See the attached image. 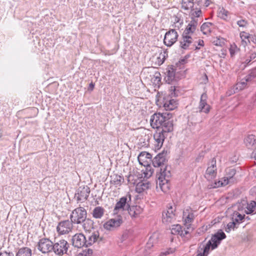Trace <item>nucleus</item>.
I'll list each match as a JSON object with an SVG mask.
<instances>
[{"label": "nucleus", "mask_w": 256, "mask_h": 256, "mask_svg": "<svg viewBox=\"0 0 256 256\" xmlns=\"http://www.w3.org/2000/svg\"><path fill=\"white\" fill-rule=\"evenodd\" d=\"M166 160V154L163 152L157 154L152 160L154 166L158 168L156 176L158 180L159 186L162 191H164V186L167 184L170 176V170H167V166L165 165Z\"/></svg>", "instance_id": "obj_1"}, {"label": "nucleus", "mask_w": 256, "mask_h": 256, "mask_svg": "<svg viewBox=\"0 0 256 256\" xmlns=\"http://www.w3.org/2000/svg\"><path fill=\"white\" fill-rule=\"evenodd\" d=\"M170 112L155 113L150 118V125L154 128H161L163 132H172L173 130V122Z\"/></svg>", "instance_id": "obj_2"}, {"label": "nucleus", "mask_w": 256, "mask_h": 256, "mask_svg": "<svg viewBox=\"0 0 256 256\" xmlns=\"http://www.w3.org/2000/svg\"><path fill=\"white\" fill-rule=\"evenodd\" d=\"M87 217L86 210L82 206L74 209L70 215V220L74 224H79L86 221Z\"/></svg>", "instance_id": "obj_3"}, {"label": "nucleus", "mask_w": 256, "mask_h": 256, "mask_svg": "<svg viewBox=\"0 0 256 256\" xmlns=\"http://www.w3.org/2000/svg\"><path fill=\"white\" fill-rule=\"evenodd\" d=\"M132 204V196L130 194L122 196L116 203L113 212L114 214H117L119 212L127 210Z\"/></svg>", "instance_id": "obj_4"}, {"label": "nucleus", "mask_w": 256, "mask_h": 256, "mask_svg": "<svg viewBox=\"0 0 256 256\" xmlns=\"http://www.w3.org/2000/svg\"><path fill=\"white\" fill-rule=\"evenodd\" d=\"M70 247V244L65 240H55L53 242V252L58 256L66 254Z\"/></svg>", "instance_id": "obj_5"}, {"label": "nucleus", "mask_w": 256, "mask_h": 256, "mask_svg": "<svg viewBox=\"0 0 256 256\" xmlns=\"http://www.w3.org/2000/svg\"><path fill=\"white\" fill-rule=\"evenodd\" d=\"M180 47L184 50H198L200 47L196 46V42L192 36L182 35L180 42Z\"/></svg>", "instance_id": "obj_6"}, {"label": "nucleus", "mask_w": 256, "mask_h": 256, "mask_svg": "<svg viewBox=\"0 0 256 256\" xmlns=\"http://www.w3.org/2000/svg\"><path fill=\"white\" fill-rule=\"evenodd\" d=\"M36 246L38 250L43 254H48L53 251V242L47 238L40 239Z\"/></svg>", "instance_id": "obj_7"}, {"label": "nucleus", "mask_w": 256, "mask_h": 256, "mask_svg": "<svg viewBox=\"0 0 256 256\" xmlns=\"http://www.w3.org/2000/svg\"><path fill=\"white\" fill-rule=\"evenodd\" d=\"M176 206L169 204L167 209L162 213V221L163 223L168 224L174 222L176 219Z\"/></svg>", "instance_id": "obj_8"}, {"label": "nucleus", "mask_w": 256, "mask_h": 256, "mask_svg": "<svg viewBox=\"0 0 256 256\" xmlns=\"http://www.w3.org/2000/svg\"><path fill=\"white\" fill-rule=\"evenodd\" d=\"M178 36V32L174 29H170L166 33L164 43L167 46L170 47L177 41Z\"/></svg>", "instance_id": "obj_9"}, {"label": "nucleus", "mask_w": 256, "mask_h": 256, "mask_svg": "<svg viewBox=\"0 0 256 256\" xmlns=\"http://www.w3.org/2000/svg\"><path fill=\"white\" fill-rule=\"evenodd\" d=\"M73 224L71 220H68L61 221L56 226L57 232L60 234H68L72 230Z\"/></svg>", "instance_id": "obj_10"}, {"label": "nucleus", "mask_w": 256, "mask_h": 256, "mask_svg": "<svg viewBox=\"0 0 256 256\" xmlns=\"http://www.w3.org/2000/svg\"><path fill=\"white\" fill-rule=\"evenodd\" d=\"M216 160L213 158L210 162L208 164L205 174V178L208 180H210L214 178L217 174V168L216 166Z\"/></svg>", "instance_id": "obj_11"}, {"label": "nucleus", "mask_w": 256, "mask_h": 256, "mask_svg": "<svg viewBox=\"0 0 256 256\" xmlns=\"http://www.w3.org/2000/svg\"><path fill=\"white\" fill-rule=\"evenodd\" d=\"M122 217L120 215H118L116 218H111L107 221L104 224V227L107 230H112L119 227L122 224Z\"/></svg>", "instance_id": "obj_12"}, {"label": "nucleus", "mask_w": 256, "mask_h": 256, "mask_svg": "<svg viewBox=\"0 0 256 256\" xmlns=\"http://www.w3.org/2000/svg\"><path fill=\"white\" fill-rule=\"evenodd\" d=\"M90 188L87 186H80L75 194L78 201L86 200L88 199L90 193Z\"/></svg>", "instance_id": "obj_13"}, {"label": "nucleus", "mask_w": 256, "mask_h": 256, "mask_svg": "<svg viewBox=\"0 0 256 256\" xmlns=\"http://www.w3.org/2000/svg\"><path fill=\"white\" fill-rule=\"evenodd\" d=\"M208 96L206 93H203L200 96L199 105L198 107V112H204L206 114L210 112V106L207 103Z\"/></svg>", "instance_id": "obj_14"}, {"label": "nucleus", "mask_w": 256, "mask_h": 256, "mask_svg": "<svg viewBox=\"0 0 256 256\" xmlns=\"http://www.w3.org/2000/svg\"><path fill=\"white\" fill-rule=\"evenodd\" d=\"M226 238V234L221 230H220L216 233L212 234L210 240L208 241L211 242V244L213 246V248H216L220 244L221 241Z\"/></svg>", "instance_id": "obj_15"}, {"label": "nucleus", "mask_w": 256, "mask_h": 256, "mask_svg": "<svg viewBox=\"0 0 256 256\" xmlns=\"http://www.w3.org/2000/svg\"><path fill=\"white\" fill-rule=\"evenodd\" d=\"M242 204H239L238 206V210L239 211L242 210L244 208V206L246 205L244 210V213L247 214H252L256 208V202L254 200L251 201L250 203H248L246 201L243 200Z\"/></svg>", "instance_id": "obj_16"}, {"label": "nucleus", "mask_w": 256, "mask_h": 256, "mask_svg": "<svg viewBox=\"0 0 256 256\" xmlns=\"http://www.w3.org/2000/svg\"><path fill=\"white\" fill-rule=\"evenodd\" d=\"M162 104L166 110H172L177 107L178 102L170 96H166L163 98Z\"/></svg>", "instance_id": "obj_17"}, {"label": "nucleus", "mask_w": 256, "mask_h": 256, "mask_svg": "<svg viewBox=\"0 0 256 256\" xmlns=\"http://www.w3.org/2000/svg\"><path fill=\"white\" fill-rule=\"evenodd\" d=\"M72 246L76 248L86 247V236L82 234H76L72 238Z\"/></svg>", "instance_id": "obj_18"}, {"label": "nucleus", "mask_w": 256, "mask_h": 256, "mask_svg": "<svg viewBox=\"0 0 256 256\" xmlns=\"http://www.w3.org/2000/svg\"><path fill=\"white\" fill-rule=\"evenodd\" d=\"M194 214L190 208L185 210L183 212V220L184 225H186L188 229H190L191 224L194 220Z\"/></svg>", "instance_id": "obj_19"}, {"label": "nucleus", "mask_w": 256, "mask_h": 256, "mask_svg": "<svg viewBox=\"0 0 256 256\" xmlns=\"http://www.w3.org/2000/svg\"><path fill=\"white\" fill-rule=\"evenodd\" d=\"M152 158L151 154L146 152H142L139 154L138 160L140 164L144 166H148Z\"/></svg>", "instance_id": "obj_20"}, {"label": "nucleus", "mask_w": 256, "mask_h": 256, "mask_svg": "<svg viewBox=\"0 0 256 256\" xmlns=\"http://www.w3.org/2000/svg\"><path fill=\"white\" fill-rule=\"evenodd\" d=\"M198 22L194 19L192 20L187 26L182 35L192 36L196 30Z\"/></svg>", "instance_id": "obj_21"}, {"label": "nucleus", "mask_w": 256, "mask_h": 256, "mask_svg": "<svg viewBox=\"0 0 256 256\" xmlns=\"http://www.w3.org/2000/svg\"><path fill=\"white\" fill-rule=\"evenodd\" d=\"M168 132H163V130H161V131L156 132L154 134V138L156 142L155 145L158 148H161L162 146L166 135Z\"/></svg>", "instance_id": "obj_22"}, {"label": "nucleus", "mask_w": 256, "mask_h": 256, "mask_svg": "<svg viewBox=\"0 0 256 256\" xmlns=\"http://www.w3.org/2000/svg\"><path fill=\"white\" fill-rule=\"evenodd\" d=\"M99 238V233L98 232H94L92 234H89L86 236V248L91 246L96 242Z\"/></svg>", "instance_id": "obj_23"}, {"label": "nucleus", "mask_w": 256, "mask_h": 256, "mask_svg": "<svg viewBox=\"0 0 256 256\" xmlns=\"http://www.w3.org/2000/svg\"><path fill=\"white\" fill-rule=\"evenodd\" d=\"M212 244L210 242L208 241V242L204 244V242H202L198 244V252L201 251L204 254L208 256L210 254V250H214L215 248H212Z\"/></svg>", "instance_id": "obj_24"}, {"label": "nucleus", "mask_w": 256, "mask_h": 256, "mask_svg": "<svg viewBox=\"0 0 256 256\" xmlns=\"http://www.w3.org/2000/svg\"><path fill=\"white\" fill-rule=\"evenodd\" d=\"M150 186V184L146 180H143L138 182L136 186V191L138 193H142L144 191L148 189Z\"/></svg>", "instance_id": "obj_25"}, {"label": "nucleus", "mask_w": 256, "mask_h": 256, "mask_svg": "<svg viewBox=\"0 0 256 256\" xmlns=\"http://www.w3.org/2000/svg\"><path fill=\"white\" fill-rule=\"evenodd\" d=\"M127 210L132 218H136L142 212V209L138 206L130 205Z\"/></svg>", "instance_id": "obj_26"}, {"label": "nucleus", "mask_w": 256, "mask_h": 256, "mask_svg": "<svg viewBox=\"0 0 256 256\" xmlns=\"http://www.w3.org/2000/svg\"><path fill=\"white\" fill-rule=\"evenodd\" d=\"M214 28L215 26L214 24L208 22H204L202 25L200 30L204 34H208L210 33Z\"/></svg>", "instance_id": "obj_27"}, {"label": "nucleus", "mask_w": 256, "mask_h": 256, "mask_svg": "<svg viewBox=\"0 0 256 256\" xmlns=\"http://www.w3.org/2000/svg\"><path fill=\"white\" fill-rule=\"evenodd\" d=\"M104 212L105 210L102 207L98 206L94 208L92 214L93 218L96 219H100L103 216Z\"/></svg>", "instance_id": "obj_28"}, {"label": "nucleus", "mask_w": 256, "mask_h": 256, "mask_svg": "<svg viewBox=\"0 0 256 256\" xmlns=\"http://www.w3.org/2000/svg\"><path fill=\"white\" fill-rule=\"evenodd\" d=\"M32 250L28 247L19 248L16 253V256H32Z\"/></svg>", "instance_id": "obj_29"}, {"label": "nucleus", "mask_w": 256, "mask_h": 256, "mask_svg": "<svg viewBox=\"0 0 256 256\" xmlns=\"http://www.w3.org/2000/svg\"><path fill=\"white\" fill-rule=\"evenodd\" d=\"M245 218L244 214H240L238 212H234L232 215V221L234 222L237 226H239V224L242 222V220Z\"/></svg>", "instance_id": "obj_30"}, {"label": "nucleus", "mask_w": 256, "mask_h": 256, "mask_svg": "<svg viewBox=\"0 0 256 256\" xmlns=\"http://www.w3.org/2000/svg\"><path fill=\"white\" fill-rule=\"evenodd\" d=\"M244 143L247 147L256 146V136L254 134H250L244 140Z\"/></svg>", "instance_id": "obj_31"}, {"label": "nucleus", "mask_w": 256, "mask_h": 256, "mask_svg": "<svg viewBox=\"0 0 256 256\" xmlns=\"http://www.w3.org/2000/svg\"><path fill=\"white\" fill-rule=\"evenodd\" d=\"M166 73V76L165 78L166 82L170 84L176 80V72L173 68H170L167 70Z\"/></svg>", "instance_id": "obj_32"}, {"label": "nucleus", "mask_w": 256, "mask_h": 256, "mask_svg": "<svg viewBox=\"0 0 256 256\" xmlns=\"http://www.w3.org/2000/svg\"><path fill=\"white\" fill-rule=\"evenodd\" d=\"M111 177V183L116 186H120L124 180V178L120 175L116 174Z\"/></svg>", "instance_id": "obj_33"}, {"label": "nucleus", "mask_w": 256, "mask_h": 256, "mask_svg": "<svg viewBox=\"0 0 256 256\" xmlns=\"http://www.w3.org/2000/svg\"><path fill=\"white\" fill-rule=\"evenodd\" d=\"M94 222L89 218H86V221L82 224V228L85 231H90L93 228Z\"/></svg>", "instance_id": "obj_34"}, {"label": "nucleus", "mask_w": 256, "mask_h": 256, "mask_svg": "<svg viewBox=\"0 0 256 256\" xmlns=\"http://www.w3.org/2000/svg\"><path fill=\"white\" fill-rule=\"evenodd\" d=\"M226 176L232 182H234V176L236 174V170L234 168H228L226 170Z\"/></svg>", "instance_id": "obj_35"}, {"label": "nucleus", "mask_w": 256, "mask_h": 256, "mask_svg": "<svg viewBox=\"0 0 256 256\" xmlns=\"http://www.w3.org/2000/svg\"><path fill=\"white\" fill-rule=\"evenodd\" d=\"M172 234L180 235L182 234V228L180 224H174L170 228Z\"/></svg>", "instance_id": "obj_36"}, {"label": "nucleus", "mask_w": 256, "mask_h": 256, "mask_svg": "<svg viewBox=\"0 0 256 256\" xmlns=\"http://www.w3.org/2000/svg\"><path fill=\"white\" fill-rule=\"evenodd\" d=\"M193 0L190 1V0H182V8L184 10H187L192 7L194 6Z\"/></svg>", "instance_id": "obj_37"}, {"label": "nucleus", "mask_w": 256, "mask_h": 256, "mask_svg": "<svg viewBox=\"0 0 256 256\" xmlns=\"http://www.w3.org/2000/svg\"><path fill=\"white\" fill-rule=\"evenodd\" d=\"M228 14L229 12L227 10L224 8H222L218 12V16L224 20H227L228 18Z\"/></svg>", "instance_id": "obj_38"}, {"label": "nucleus", "mask_w": 256, "mask_h": 256, "mask_svg": "<svg viewBox=\"0 0 256 256\" xmlns=\"http://www.w3.org/2000/svg\"><path fill=\"white\" fill-rule=\"evenodd\" d=\"M248 81V79H243L240 82H238L236 84V90H242L244 89L247 84V82Z\"/></svg>", "instance_id": "obj_39"}, {"label": "nucleus", "mask_w": 256, "mask_h": 256, "mask_svg": "<svg viewBox=\"0 0 256 256\" xmlns=\"http://www.w3.org/2000/svg\"><path fill=\"white\" fill-rule=\"evenodd\" d=\"M238 226H237L234 222H228L226 227L225 228V231L226 232H230L232 230H234L238 228Z\"/></svg>", "instance_id": "obj_40"}, {"label": "nucleus", "mask_w": 256, "mask_h": 256, "mask_svg": "<svg viewBox=\"0 0 256 256\" xmlns=\"http://www.w3.org/2000/svg\"><path fill=\"white\" fill-rule=\"evenodd\" d=\"M93 252L92 249L86 248L82 252H79L76 256H92Z\"/></svg>", "instance_id": "obj_41"}, {"label": "nucleus", "mask_w": 256, "mask_h": 256, "mask_svg": "<svg viewBox=\"0 0 256 256\" xmlns=\"http://www.w3.org/2000/svg\"><path fill=\"white\" fill-rule=\"evenodd\" d=\"M153 83L155 85H159L161 82L160 74L159 72H156L152 78Z\"/></svg>", "instance_id": "obj_42"}, {"label": "nucleus", "mask_w": 256, "mask_h": 256, "mask_svg": "<svg viewBox=\"0 0 256 256\" xmlns=\"http://www.w3.org/2000/svg\"><path fill=\"white\" fill-rule=\"evenodd\" d=\"M214 44L216 46H222L224 44V40L220 38H215L212 40Z\"/></svg>", "instance_id": "obj_43"}, {"label": "nucleus", "mask_w": 256, "mask_h": 256, "mask_svg": "<svg viewBox=\"0 0 256 256\" xmlns=\"http://www.w3.org/2000/svg\"><path fill=\"white\" fill-rule=\"evenodd\" d=\"M250 36L251 35L249 34H248L242 32L240 33V37L242 39V40H248V42H250Z\"/></svg>", "instance_id": "obj_44"}, {"label": "nucleus", "mask_w": 256, "mask_h": 256, "mask_svg": "<svg viewBox=\"0 0 256 256\" xmlns=\"http://www.w3.org/2000/svg\"><path fill=\"white\" fill-rule=\"evenodd\" d=\"M185 226L186 227V229L184 228V230H182V234H180V236L182 237H185V236L187 237V235L189 234L190 231L192 230V228L191 226H190V229H188L186 225H185Z\"/></svg>", "instance_id": "obj_45"}, {"label": "nucleus", "mask_w": 256, "mask_h": 256, "mask_svg": "<svg viewBox=\"0 0 256 256\" xmlns=\"http://www.w3.org/2000/svg\"><path fill=\"white\" fill-rule=\"evenodd\" d=\"M237 24L240 27H244L247 25L248 22L244 20H240L237 22Z\"/></svg>", "instance_id": "obj_46"}, {"label": "nucleus", "mask_w": 256, "mask_h": 256, "mask_svg": "<svg viewBox=\"0 0 256 256\" xmlns=\"http://www.w3.org/2000/svg\"><path fill=\"white\" fill-rule=\"evenodd\" d=\"M221 181H222V186H225L230 182H232L231 180H230L226 176L222 178Z\"/></svg>", "instance_id": "obj_47"}, {"label": "nucleus", "mask_w": 256, "mask_h": 256, "mask_svg": "<svg viewBox=\"0 0 256 256\" xmlns=\"http://www.w3.org/2000/svg\"><path fill=\"white\" fill-rule=\"evenodd\" d=\"M0 256H14V254L12 252L4 251L0 252Z\"/></svg>", "instance_id": "obj_48"}, {"label": "nucleus", "mask_w": 256, "mask_h": 256, "mask_svg": "<svg viewBox=\"0 0 256 256\" xmlns=\"http://www.w3.org/2000/svg\"><path fill=\"white\" fill-rule=\"evenodd\" d=\"M220 186H222V181L221 180L215 182L212 185V188H216Z\"/></svg>", "instance_id": "obj_49"}, {"label": "nucleus", "mask_w": 256, "mask_h": 256, "mask_svg": "<svg viewBox=\"0 0 256 256\" xmlns=\"http://www.w3.org/2000/svg\"><path fill=\"white\" fill-rule=\"evenodd\" d=\"M196 42V44L198 43V46H204V42L203 40H198V42Z\"/></svg>", "instance_id": "obj_50"}, {"label": "nucleus", "mask_w": 256, "mask_h": 256, "mask_svg": "<svg viewBox=\"0 0 256 256\" xmlns=\"http://www.w3.org/2000/svg\"><path fill=\"white\" fill-rule=\"evenodd\" d=\"M250 40L254 44H256V34L254 35H251Z\"/></svg>", "instance_id": "obj_51"}, {"label": "nucleus", "mask_w": 256, "mask_h": 256, "mask_svg": "<svg viewBox=\"0 0 256 256\" xmlns=\"http://www.w3.org/2000/svg\"><path fill=\"white\" fill-rule=\"evenodd\" d=\"M166 56H168V54H167V52L166 51H164V54H162V64L164 62L165 58H166Z\"/></svg>", "instance_id": "obj_52"}, {"label": "nucleus", "mask_w": 256, "mask_h": 256, "mask_svg": "<svg viewBox=\"0 0 256 256\" xmlns=\"http://www.w3.org/2000/svg\"><path fill=\"white\" fill-rule=\"evenodd\" d=\"M256 58V53L252 52L250 54V58L252 60H254Z\"/></svg>", "instance_id": "obj_53"}, {"label": "nucleus", "mask_w": 256, "mask_h": 256, "mask_svg": "<svg viewBox=\"0 0 256 256\" xmlns=\"http://www.w3.org/2000/svg\"><path fill=\"white\" fill-rule=\"evenodd\" d=\"M175 87L174 86H171L170 87V91H171V94L172 95L173 94H175L174 91H175Z\"/></svg>", "instance_id": "obj_54"}, {"label": "nucleus", "mask_w": 256, "mask_h": 256, "mask_svg": "<svg viewBox=\"0 0 256 256\" xmlns=\"http://www.w3.org/2000/svg\"><path fill=\"white\" fill-rule=\"evenodd\" d=\"M197 254L196 256H206V255L204 254L201 251L198 252V250H197Z\"/></svg>", "instance_id": "obj_55"}, {"label": "nucleus", "mask_w": 256, "mask_h": 256, "mask_svg": "<svg viewBox=\"0 0 256 256\" xmlns=\"http://www.w3.org/2000/svg\"><path fill=\"white\" fill-rule=\"evenodd\" d=\"M256 192V188L254 187L250 190V193L252 195H253V192Z\"/></svg>", "instance_id": "obj_56"}, {"label": "nucleus", "mask_w": 256, "mask_h": 256, "mask_svg": "<svg viewBox=\"0 0 256 256\" xmlns=\"http://www.w3.org/2000/svg\"><path fill=\"white\" fill-rule=\"evenodd\" d=\"M242 44L245 47L247 45V42L246 40H242Z\"/></svg>", "instance_id": "obj_57"}, {"label": "nucleus", "mask_w": 256, "mask_h": 256, "mask_svg": "<svg viewBox=\"0 0 256 256\" xmlns=\"http://www.w3.org/2000/svg\"><path fill=\"white\" fill-rule=\"evenodd\" d=\"M252 60L250 59V58H247L246 60H245V63L246 64H248L250 61Z\"/></svg>", "instance_id": "obj_58"}, {"label": "nucleus", "mask_w": 256, "mask_h": 256, "mask_svg": "<svg viewBox=\"0 0 256 256\" xmlns=\"http://www.w3.org/2000/svg\"><path fill=\"white\" fill-rule=\"evenodd\" d=\"M230 54H231L232 56V55L234 54V52L232 50V48H230Z\"/></svg>", "instance_id": "obj_59"}, {"label": "nucleus", "mask_w": 256, "mask_h": 256, "mask_svg": "<svg viewBox=\"0 0 256 256\" xmlns=\"http://www.w3.org/2000/svg\"><path fill=\"white\" fill-rule=\"evenodd\" d=\"M90 87L92 90L94 88V84L92 82L90 84Z\"/></svg>", "instance_id": "obj_60"}, {"label": "nucleus", "mask_w": 256, "mask_h": 256, "mask_svg": "<svg viewBox=\"0 0 256 256\" xmlns=\"http://www.w3.org/2000/svg\"><path fill=\"white\" fill-rule=\"evenodd\" d=\"M245 218H246L247 220H250V218L248 216H245V218H244V219H245Z\"/></svg>", "instance_id": "obj_61"}, {"label": "nucleus", "mask_w": 256, "mask_h": 256, "mask_svg": "<svg viewBox=\"0 0 256 256\" xmlns=\"http://www.w3.org/2000/svg\"><path fill=\"white\" fill-rule=\"evenodd\" d=\"M254 158L256 160V152L254 154Z\"/></svg>", "instance_id": "obj_62"}, {"label": "nucleus", "mask_w": 256, "mask_h": 256, "mask_svg": "<svg viewBox=\"0 0 256 256\" xmlns=\"http://www.w3.org/2000/svg\"><path fill=\"white\" fill-rule=\"evenodd\" d=\"M169 254V252H166L164 253V254H165V255H166V254Z\"/></svg>", "instance_id": "obj_63"}, {"label": "nucleus", "mask_w": 256, "mask_h": 256, "mask_svg": "<svg viewBox=\"0 0 256 256\" xmlns=\"http://www.w3.org/2000/svg\"><path fill=\"white\" fill-rule=\"evenodd\" d=\"M254 96L256 97V98H255V100H256V94H255V96Z\"/></svg>", "instance_id": "obj_64"}]
</instances>
